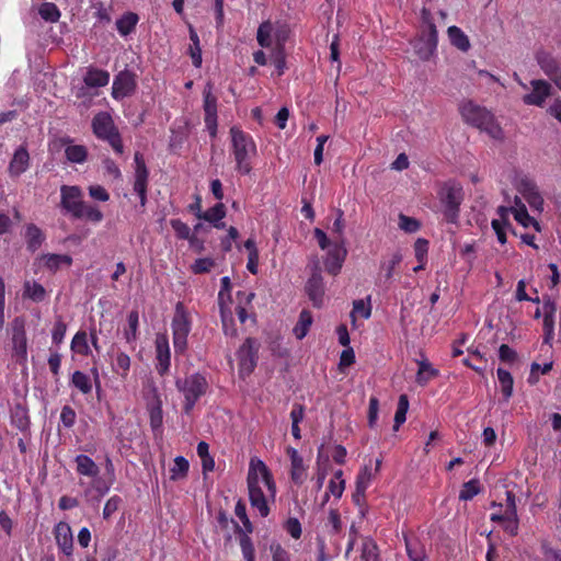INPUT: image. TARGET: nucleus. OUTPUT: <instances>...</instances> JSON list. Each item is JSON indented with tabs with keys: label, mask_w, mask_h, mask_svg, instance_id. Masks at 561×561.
<instances>
[{
	"label": "nucleus",
	"mask_w": 561,
	"mask_h": 561,
	"mask_svg": "<svg viewBox=\"0 0 561 561\" xmlns=\"http://www.w3.org/2000/svg\"><path fill=\"white\" fill-rule=\"evenodd\" d=\"M249 500L260 516L270 514V503L275 502L276 484L267 466L257 458H252L248 472Z\"/></svg>",
	"instance_id": "1"
},
{
	"label": "nucleus",
	"mask_w": 561,
	"mask_h": 561,
	"mask_svg": "<svg viewBox=\"0 0 561 561\" xmlns=\"http://www.w3.org/2000/svg\"><path fill=\"white\" fill-rule=\"evenodd\" d=\"M463 121L482 131H485L491 138L500 140L503 138V130L496 122L494 115L472 101H463L459 107Z\"/></svg>",
	"instance_id": "2"
},
{
	"label": "nucleus",
	"mask_w": 561,
	"mask_h": 561,
	"mask_svg": "<svg viewBox=\"0 0 561 561\" xmlns=\"http://www.w3.org/2000/svg\"><path fill=\"white\" fill-rule=\"evenodd\" d=\"M314 238L321 250L325 251L323 256L324 270L333 276L340 274L347 256V249L344 240L331 241L327 233L320 228L313 231Z\"/></svg>",
	"instance_id": "3"
},
{
	"label": "nucleus",
	"mask_w": 561,
	"mask_h": 561,
	"mask_svg": "<svg viewBox=\"0 0 561 561\" xmlns=\"http://www.w3.org/2000/svg\"><path fill=\"white\" fill-rule=\"evenodd\" d=\"M230 136L236 169L241 174H249L252 170L251 159L256 156V145L249 134L236 126L231 127Z\"/></svg>",
	"instance_id": "4"
},
{
	"label": "nucleus",
	"mask_w": 561,
	"mask_h": 561,
	"mask_svg": "<svg viewBox=\"0 0 561 561\" xmlns=\"http://www.w3.org/2000/svg\"><path fill=\"white\" fill-rule=\"evenodd\" d=\"M413 47L422 60H428L436 51L437 31L426 9L422 10L420 33L413 42Z\"/></svg>",
	"instance_id": "5"
},
{
	"label": "nucleus",
	"mask_w": 561,
	"mask_h": 561,
	"mask_svg": "<svg viewBox=\"0 0 561 561\" xmlns=\"http://www.w3.org/2000/svg\"><path fill=\"white\" fill-rule=\"evenodd\" d=\"M92 128L94 135L98 138L107 141L116 153H123L124 147L122 144L121 136L114 125L112 116L108 113H98L93 117Z\"/></svg>",
	"instance_id": "6"
},
{
	"label": "nucleus",
	"mask_w": 561,
	"mask_h": 561,
	"mask_svg": "<svg viewBox=\"0 0 561 561\" xmlns=\"http://www.w3.org/2000/svg\"><path fill=\"white\" fill-rule=\"evenodd\" d=\"M207 387L205 377L199 374L191 375L184 380H176V388L184 396L183 410L186 414L193 410L195 403L206 392Z\"/></svg>",
	"instance_id": "7"
},
{
	"label": "nucleus",
	"mask_w": 561,
	"mask_h": 561,
	"mask_svg": "<svg viewBox=\"0 0 561 561\" xmlns=\"http://www.w3.org/2000/svg\"><path fill=\"white\" fill-rule=\"evenodd\" d=\"M437 194L444 207L445 218L454 222L457 219L459 205L463 197L461 185L457 182L448 181L442 184Z\"/></svg>",
	"instance_id": "8"
},
{
	"label": "nucleus",
	"mask_w": 561,
	"mask_h": 561,
	"mask_svg": "<svg viewBox=\"0 0 561 561\" xmlns=\"http://www.w3.org/2000/svg\"><path fill=\"white\" fill-rule=\"evenodd\" d=\"M191 331V322L182 304L175 307L172 320L173 346L176 353H183L187 346V335Z\"/></svg>",
	"instance_id": "9"
},
{
	"label": "nucleus",
	"mask_w": 561,
	"mask_h": 561,
	"mask_svg": "<svg viewBox=\"0 0 561 561\" xmlns=\"http://www.w3.org/2000/svg\"><path fill=\"white\" fill-rule=\"evenodd\" d=\"M75 462L77 472L91 478L93 480L92 489H94L100 496H103L110 488L99 478L100 468L94 460L87 455H78L75 458Z\"/></svg>",
	"instance_id": "10"
},
{
	"label": "nucleus",
	"mask_w": 561,
	"mask_h": 561,
	"mask_svg": "<svg viewBox=\"0 0 561 561\" xmlns=\"http://www.w3.org/2000/svg\"><path fill=\"white\" fill-rule=\"evenodd\" d=\"M259 343L254 339H247L238 351L239 374L241 377L249 376L256 366V354Z\"/></svg>",
	"instance_id": "11"
},
{
	"label": "nucleus",
	"mask_w": 561,
	"mask_h": 561,
	"mask_svg": "<svg viewBox=\"0 0 561 561\" xmlns=\"http://www.w3.org/2000/svg\"><path fill=\"white\" fill-rule=\"evenodd\" d=\"M530 92L523 96L526 105L542 107L548 98L552 94V85L541 79L531 80L529 83Z\"/></svg>",
	"instance_id": "12"
},
{
	"label": "nucleus",
	"mask_w": 561,
	"mask_h": 561,
	"mask_svg": "<svg viewBox=\"0 0 561 561\" xmlns=\"http://www.w3.org/2000/svg\"><path fill=\"white\" fill-rule=\"evenodd\" d=\"M61 207L73 217L80 215L79 210L83 205L82 191L79 186L62 185L60 188Z\"/></svg>",
	"instance_id": "13"
},
{
	"label": "nucleus",
	"mask_w": 561,
	"mask_h": 561,
	"mask_svg": "<svg viewBox=\"0 0 561 561\" xmlns=\"http://www.w3.org/2000/svg\"><path fill=\"white\" fill-rule=\"evenodd\" d=\"M204 95V112H205V126L211 137L217 134V98L211 92V87L208 84L203 92Z\"/></svg>",
	"instance_id": "14"
},
{
	"label": "nucleus",
	"mask_w": 561,
	"mask_h": 561,
	"mask_svg": "<svg viewBox=\"0 0 561 561\" xmlns=\"http://www.w3.org/2000/svg\"><path fill=\"white\" fill-rule=\"evenodd\" d=\"M136 89V79L134 73L129 71H121L115 76L112 85V96L115 100H122L134 93Z\"/></svg>",
	"instance_id": "15"
},
{
	"label": "nucleus",
	"mask_w": 561,
	"mask_h": 561,
	"mask_svg": "<svg viewBox=\"0 0 561 561\" xmlns=\"http://www.w3.org/2000/svg\"><path fill=\"white\" fill-rule=\"evenodd\" d=\"M516 187L533 209L542 210L543 198L536 184L530 179L520 178L516 183Z\"/></svg>",
	"instance_id": "16"
},
{
	"label": "nucleus",
	"mask_w": 561,
	"mask_h": 561,
	"mask_svg": "<svg viewBox=\"0 0 561 561\" xmlns=\"http://www.w3.org/2000/svg\"><path fill=\"white\" fill-rule=\"evenodd\" d=\"M286 453L290 460V479L295 484L300 485L307 480L309 466L297 449L288 447Z\"/></svg>",
	"instance_id": "17"
},
{
	"label": "nucleus",
	"mask_w": 561,
	"mask_h": 561,
	"mask_svg": "<svg viewBox=\"0 0 561 561\" xmlns=\"http://www.w3.org/2000/svg\"><path fill=\"white\" fill-rule=\"evenodd\" d=\"M508 213L514 215V218L517 222H519L524 227L534 226L537 230H539V224L528 215L526 206L522 203V201L516 196L515 197V206L512 207H500L499 214L503 220H506Z\"/></svg>",
	"instance_id": "18"
},
{
	"label": "nucleus",
	"mask_w": 561,
	"mask_h": 561,
	"mask_svg": "<svg viewBox=\"0 0 561 561\" xmlns=\"http://www.w3.org/2000/svg\"><path fill=\"white\" fill-rule=\"evenodd\" d=\"M156 346V369L163 376L169 371L171 364L169 340L165 334H158L154 341Z\"/></svg>",
	"instance_id": "19"
},
{
	"label": "nucleus",
	"mask_w": 561,
	"mask_h": 561,
	"mask_svg": "<svg viewBox=\"0 0 561 561\" xmlns=\"http://www.w3.org/2000/svg\"><path fill=\"white\" fill-rule=\"evenodd\" d=\"M135 182L134 191L138 194L140 205L144 207L147 201V185H148V170L141 156L137 152L135 154Z\"/></svg>",
	"instance_id": "20"
},
{
	"label": "nucleus",
	"mask_w": 561,
	"mask_h": 561,
	"mask_svg": "<svg viewBox=\"0 0 561 561\" xmlns=\"http://www.w3.org/2000/svg\"><path fill=\"white\" fill-rule=\"evenodd\" d=\"M36 263L39 267H45L55 273L62 267H69L72 264V259L68 254L46 253L38 256Z\"/></svg>",
	"instance_id": "21"
},
{
	"label": "nucleus",
	"mask_w": 561,
	"mask_h": 561,
	"mask_svg": "<svg viewBox=\"0 0 561 561\" xmlns=\"http://www.w3.org/2000/svg\"><path fill=\"white\" fill-rule=\"evenodd\" d=\"M30 167V154L25 147L20 146L13 153L8 172L11 178H19Z\"/></svg>",
	"instance_id": "22"
},
{
	"label": "nucleus",
	"mask_w": 561,
	"mask_h": 561,
	"mask_svg": "<svg viewBox=\"0 0 561 561\" xmlns=\"http://www.w3.org/2000/svg\"><path fill=\"white\" fill-rule=\"evenodd\" d=\"M55 539L58 548L66 556H71L73 550V537L70 526L60 522L55 527Z\"/></svg>",
	"instance_id": "23"
},
{
	"label": "nucleus",
	"mask_w": 561,
	"mask_h": 561,
	"mask_svg": "<svg viewBox=\"0 0 561 561\" xmlns=\"http://www.w3.org/2000/svg\"><path fill=\"white\" fill-rule=\"evenodd\" d=\"M306 289L313 306L321 307L324 296V280L319 271L311 275L307 283Z\"/></svg>",
	"instance_id": "24"
},
{
	"label": "nucleus",
	"mask_w": 561,
	"mask_h": 561,
	"mask_svg": "<svg viewBox=\"0 0 561 561\" xmlns=\"http://www.w3.org/2000/svg\"><path fill=\"white\" fill-rule=\"evenodd\" d=\"M111 356L112 371L122 379H126L131 366V359L128 354L123 351L113 352Z\"/></svg>",
	"instance_id": "25"
},
{
	"label": "nucleus",
	"mask_w": 561,
	"mask_h": 561,
	"mask_svg": "<svg viewBox=\"0 0 561 561\" xmlns=\"http://www.w3.org/2000/svg\"><path fill=\"white\" fill-rule=\"evenodd\" d=\"M12 345L13 357L21 364L25 363L27 359V340L23 329H14Z\"/></svg>",
	"instance_id": "26"
},
{
	"label": "nucleus",
	"mask_w": 561,
	"mask_h": 561,
	"mask_svg": "<svg viewBox=\"0 0 561 561\" xmlns=\"http://www.w3.org/2000/svg\"><path fill=\"white\" fill-rule=\"evenodd\" d=\"M344 490L345 480L343 479V471L337 470L334 472L333 478L329 481L328 490L324 494L322 505H324L329 501L330 495L339 500L342 496Z\"/></svg>",
	"instance_id": "27"
},
{
	"label": "nucleus",
	"mask_w": 561,
	"mask_h": 561,
	"mask_svg": "<svg viewBox=\"0 0 561 561\" xmlns=\"http://www.w3.org/2000/svg\"><path fill=\"white\" fill-rule=\"evenodd\" d=\"M83 81L90 88L105 87L110 82V73L106 70L89 68Z\"/></svg>",
	"instance_id": "28"
},
{
	"label": "nucleus",
	"mask_w": 561,
	"mask_h": 561,
	"mask_svg": "<svg viewBox=\"0 0 561 561\" xmlns=\"http://www.w3.org/2000/svg\"><path fill=\"white\" fill-rule=\"evenodd\" d=\"M226 216L225 205L222 203L216 204L205 213H198L197 217L214 225L216 228H222L225 225L221 219Z\"/></svg>",
	"instance_id": "29"
},
{
	"label": "nucleus",
	"mask_w": 561,
	"mask_h": 561,
	"mask_svg": "<svg viewBox=\"0 0 561 561\" xmlns=\"http://www.w3.org/2000/svg\"><path fill=\"white\" fill-rule=\"evenodd\" d=\"M274 34V27L270 21H265L262 24H260L256 33V39L259 45L263 48L273 49V45H275Z\"/></svg>",
	"instance_id": "30"
},
{
	"label": "nucleus",
	"mask_w": 561,
	"mask_h": 561,
	"mask_svg": "<svg viewBox=\"0 0 561 561\" xmlns=\"http://www.w3.org/2000/svg\"><path fill=\"white\" fill-rule=\"evenodd\" d=\"M448 38L453 46L461 51H468L470 48L469 37L458 26H449L447 30Z\"/></svg>",
	"instance_id": "31"
},
{
	"label": "nucleus",
	"mask_w": 561,
	"mask_h": 561,
	"mask_svg": "<svg viewBox=\"0 0 561 561\" xmlns=\"http://www.w3.org/2000/svg\"><path fill=\"white\" fill-rule=\"evenodd\" d=\"M537 61H538V65L540 66V68L542 69V71L550 79H552L553 77H556L558 73L561 72V69H560L557 60L551 55H549L547 53H543V51L539 53L537 55Z\"/></svg>",
	"instance_id": "32"
},
{
	"label": "nucleus",
	"mask_w": 561,
	"mask_h": 561,
	"mask_svg": "<svg viewBox=\"0 0 561 561\" xmlns=\"http://www.w3.org/2000/svg\"><path fill=\"white\" fill-rule=\"evenodd\" d=\"M313 322V318L310 311L302 310L299 314V319L293 329L294 335L298 340H302L309 332V329Z\"/></svg>",
	"instance_id": "33"
},
{
	"label": "nucleus",
	"mask_w": 561,
	"mask_h": 561,
	"mask_svg": "<svg viewBox=\"0 0 561 561\" xmlns=\"http://www.w3.org/2000/svg\"><path fill=\"white\" fill-rule=\"evenodd\" d=\"M71 351L83 356L91 354L89 336L85 331H78L71 341Z\"/></svg>",
	"instance_id": "34"
},
{
	"label": "nucleus",
	"mask_w": 561,
	"mask_h": 561,
	"mask_svg": "<svg viewBox=\"0 0 561 561\" xmlns=\"http://www.w3.org/2000/svg\"><path fill=\"white\" fill-rule=\"evenodd\" d=\"M499 383L501 387V391L503 393L504 400L507 402L511 397L513 396V387H514V379L510 371L497 368L496 370Z\"/></svg>",
	"instance_id": "35"
},
{
	"label": "nucleus",
	"mask_w": 561,
	"mask_h": 561,
	"mask_svg": "<svg viewBox=\"0 0 561 561\" xmlns=\"http://www.w3.org/2000/svg\"><path fill=\"white\" fill-rule=\"evenodd\" d=\"M138 23V15L131 12L124 14L116 21V27L121 35L126 36L130 34Z\"/></svg>",
	"instance_id": "36"
},
{
	"label": "nucleus",
	"mask_w": 561,
	"mask_h": 561,
	"mask_svg": "<svg viewBox=\"0 0 561 561\" xmlns=\"http://www.w3.org/2000/svg\"><path fill=\"white\" fill-rule=\"evenodd\" d=\"M170 225L179 239L188 240L191 247H196L197 239L191 234V228L185 222L180 219H172Z\"/></svg>",
	"instance_id": "37"
},
{
	"label": "nucleus",
	"mask_w": 561,
	"mask_h": 561,
	"mask_svg": "<svg viewBox=\"0 0 561 561\" xmlns=\"http://www.w3.org/2000/svg\"><path fill=\"white\" fill-rule=\"evenodd\" d=\"M25 238L30 250H37L45 239L43 231L35 225H28L25 231Z\"/></svg>",
	"instance_id": "38"
},
{
	"label": "nucleus",
	"mask_w": 561,
	"mask_h": 561,
	"mask_svg": "<svg viewBox=\"0 0 561 561\" xmlns=\"http://www.w3.org/2000/svg\"><path fill=\"white\" fill-rule=\"evenodd\" d=\"M139 324L138 311L134 310L129 312L127 317V328L124 330V337L127 343H133L137 339Z\"/></svg>",
	"instance_id": "39"
},
{
	"label": "nucleus",
	"mask_w": 561,
	"mask_h": 561,
	"mask_svg": "<svg viewBox=\"0 0 561 561\" xmlns=\"http://www.w3.org/2000/svg\"><path fill=\"white\" fill-rule=\"evenodd\" d=\"M417 364L419 370L416 374V381L420 385H425L432 378L437 376L438 371L435 368H433L432 365L426 359L419 360Z\"/></svg>",
	"instance_id": "40"
},
{
	"label": "nucleus",
	"mask_w": 561,
	"mask_h": 561,
	"mask_svg": "<svg viewBox=\"0 0 561 561\" xmlns=\"http://www.w3.org/2000/svg\"><path fill=\"white\" fill-rule=\"evenodd\" d=\"M67 159L72 163H83L87 160L88 150L81 145H68L65 150Z\"/></svg>",
	"instance_id": "41"
},
{
	"label": "nucleus",
	"mask_w": 561,
	"mask_h": 561,
	"mask_svg": "<svg viewBox=\"0 0 561 561\" xmlns=\"http://www.w3.org/2000/svg\"><path fill=\"white\" fill-rule=\"evenodd\" d=\"M370 314L371 306L369 299L367 301L358 299L353 302V310L351 312L353 324H355L357 318L368 319Z\"/></svg>",
	"instance_id": "42"
},
{
	"label": "nucleus",
	"mask_w": 561,
	"mask_h": 561,
	"mask_svg": "<svg viewBox=\"0 0 561 561\" xmlns=\"http://www.w3.org/2000/svg\"><path fill=\"white\" fill-rule=\"evenodd\" d=\"M237 297L239 299L237 314L240 322L244 323L248 319L247 306L251 305L254 294L250 291H238Z\"/></svg>",
	"instance_id": "43"
},
{
	"label": "nucleus",
	"mask_w": 561,
	"mask_h": 561,
	"mask_svg": "<svg viewBox=\"0 0 561 561\" xmlns=\"http://www.w3.org/2000/svg\"><path fill=\"white\" fill-rule=\"evenodd\" d=\"M188 461L184 457H175L174 463L170 468V479L176 481L185 478L188 471Z\"/></svg>",
	"instance_id": "44"
},
{
	"label": "nucleus",
	"mask_w": 561,
	"mask_h": 561,
	"mask_svg": "<svg viewBox=\"0 0 561 561\" xmlns=\"http://www.w3.org/2000/svg\"><path fill=\"white\" fill-rule=\"evenodd\" d=\"M190 38L192 41V45L190 46V55L192 58V62L195 67H201L202 65V48L199 45V38L197 33L193 27H190Z\"/></svg>",
	"instance_id": "45"
},
{
	"label": "nucleus",
	"mask_w": 561,
	"mask_h": 561,
	"mask_svg": "<svg viewBox=\"0 0 561 561\" xmlns=\"http://www.w3.org/2000/svg\"><path fill=\"white\" fill-rule=\"evenodd\" d=\"M408 409H409L408 397L405 394H401L399 397L398 407H397V411L394 414V425H393L394 431H398L399 427L405 422Z\"/></svg>",
	"instance_id": "46"
},
{
	"label": "nucleus",
	"mask_w": 561,
	"mask_h": 561,
	"mask_svg": "<svg viewBox=\"0 0 561 561\" xmlns=\"http://www.w3.org/2000/svg\"><path fill=\"white\" fill-rule=\"evenodd\" d=\"M374 478L373 469L368 466H365L358 473L356 478V488H358V495H365L366 490L370 485V482Z\"/></svg>",
	"instance_id": "47"
},
{
	"label": "nucleus",
	"mask_w": 561,
	"mask_h": 561,
	"mask_svg": "<svg viewBox=\"0 0 561 561\" xmlns=\"http://www.w3.org/2000/svg\"><path fill=\"white\" fill-rule=\"evenodd\" d=\"M149 417L150 426L153 431L161 428L163 422L162 402L146 405Z\"/></svg>",
	"instance_id": "48"
},
{
	"label": "nucleus",
	"mask_w": 561,
	"mask_h": 561,
	"mask_svg": "<svg viewBox=\"0 0 561 561\" xmlns=\"http://www.w3.org/2000/svg\"><path fill=\"white\" fill-rule=\"evenodd\" d=\"M79 214L80 215H76L75 218H85L87 220H90L92 222H100L103 219V214L98 207L88 205L85 203H83L82 207L79 210Z\"/></svg>",
	"instance_id": "49"
},
{
	"label": "nucleus",
	"mask_w": 561,
	"mask_h": 561,
	"mask_svg": "<svg viewBox=\"0 0 561 561\" xmlns=\"http://www.w3.org/2000/svg\"><path fill=\"white\" fill-rule=\"evenodd\" d=\"M71 382L84 394L91 392L92 390V382L90 377L80 370H77L72 374Z\"/></svg>",
	"instance_id": "50"
},
{
	"label": "nucleus",
	"mask_w": 561,
	"mask_h": 561,
	"mask_svg": "<svg viewBox=\"0 0 561 561\" xmlns=\"http://www.w3.org/2000/svg\"><path fill=\"white\" fill-rule=\"evenodd\" d=\"M38 13L41 18L47 22H57L60 18V12L55 3L44 2L41 4Z\"/></svg>",
	"instance_id": "51"
},
{
	"label": "nucleus",
	"mask_w": 561,
	"mask_h": 561,
	"mask_svg": "<svg viewBox=\"0 0 561 561\" xmlns=\"http://www.w3.org/2000/svg\"><path fill=\"white\" fill-rule=\"evenodd\" d=\"M24 295L34 301H42L45 298V288L36 282H26L24 285Z\"/></svg>",
	"instance_id": "52"
},
{
	"label": "nucleus",
	"mask_w": 561,
	"mask_h": 561,
	"mask_svg": "<svg viewBox=\"0 0 561 561\" xmlns=\"http://www.w3.org/2000/svg\"><path fill=\"white\" fill-rule=\"evenodd\" d=\"M481 491L480 483L478 480H470L462 484V488L459 493V499L461 501L472 500L477 494Z\"/></svg>",
	"instance_id": "53"
},
{
	"label": "nucleus",
	"mask_w": 561,
	"mask_h": 561,
	"mask_svg": "<svg viewBox=\"0 0 561 561\" xmlns=\"http://www.w3.org/2000/svg\"><path fill=\"white\" fill-rule=\"evenodd\" d=\"M145 401L146 405L162 402L161 394L153 381H148L145 385Z\"/></svg>",
	"instance_id": "54"
},
{
	"label": "nucleus",
	"mask_w": 561,
	"mask_h": 561,
	"mask_svg": "<svg viewBox=\"0 0 561 561\" xmlns=\"http://www.w3.org/2000/svg\"><path fill=\"white\" fill-rule=\"evenodd\" d=\"M402 261V255L397 252L391 257L381 263V271L385 273L386 279H390L393 276L394 268Z\"/></svg>",
	"instance_id": "55"
},
{
	"label": "nucleus",
	"mask_w": 561,
	"mask_h": 561,
	"mask_svg": "<svg viewBox=\"0 0 561 561\" xmlns=\"http://www.w3.org/2000/svg\"><path fill=\"white\" fill-rule=\"evenodd\" d=\"M405 548L410 561H425L426 554L422 547L405 539Z\"/></svg>",
	"instance_id": "56"
},
{
	"label": "nucleus",
	"mask_w": 561,
	"mask_h": 561,
	"mask_svg": "<svg viewBox=\"0 0 561 561\" xmlns=\"http://www.w3.org/2000/svg\"><path fill=\"white\" fill-rule=\"evenodd\" d=\"M271 60L273 61L275 68L278 71V76L283 75L284 69L286 67V58H285V51L280 48H273L271 50Z\"/></svg>",
	"instance_id": "57"
},
{
	"label": "nucleus",
	"mask_w": 561,
	"mask_h": 561,
	"mask_svg": "<svg viewBox=\"0 0 561 561\" xmlns=\"http://www.w3.org/2000/svg\"><path fill=\"white\" fill-rule=\"evenodd\" d=\"M377 546L374 541L366 539L362 546V559L364 561H377Z\"/></svg>",
	"instance_id": "58"
},
{
	"label": "nucleus",
	"mask_w": 561,
	"mask_h": 561,
	"mask_svg": "<svg viewBox=\"0 0 561 561\" xmlns=\"http://www.w3.org/2000/svg\"><path fill=\"white\" fill-rule=\"evenodd\" d=\"M344 228L345 222L343 219V211L341 209L336 210V218L332 224L331 232L335 234V240H344Z\"/></svg>",
	"instance_id": "59"
},
{
	"label": "nucleus",
	"mask_w": 561,
	"mask_h": 561,
	"mask_svg": "<svg viewBox=\"0 0 561 561\" xmlns=\"http://www.w3.org/2000/svg\"><path fill=\"white\" fill-rule=\"evenodd\" d=\"M517 516V507L515 495L511 492H506V508H505V517L506 520H515Z\"/></svg>",
	"instance_id": "60"
},
{
	"label": "nucleus",
	"mask_w": 561,
	"mask_h": 561,
	"mask_svg": "<svg viewBox=\"0 0 561 561\" xmlns=\"http://www.w3.org/2000/svg\"><path fill=\"white\" fill-rule=\"evenodd\" d=\"M399 227L400 229L404 230L405 232H415L420 228V224L414 218L408 217L405 215L399 216Z\"/></svg>",
	"instance_id": "61"
},
{
	"label": "nucleus",
	"mask_w": 561,
	"mask_h": 561,
	"mask_svg": "<svg viewBox=\"0 0 561 561\" xmlns=\"http://www.w3.org/2000/svg\"><path fill=\"white\" fill-rule=\"evenodd\" d=\"M240 547L244 559L247 561H254V547L252 545L251 539L248 536H244L240 539Z\"/></svg>",
	"instance_id": "62"
},
{
	"label": "nucleus",
	"mask_w": 561,
	"mask_h": 561,
	"mask_svg": "<svg viewBox=\"0 0 561 561\" xmlns=\"http://www.w3.org/2000/svg\"><path fill=\"white\" fill-rule=\"evenodd\" d=\"M13 423L20 428L25 430L28 426V417L26 415V411L18 407L12 415Z\"/></svg>",
	"instance_id": "63"
},
{
	"label": "nucleus",
	"mask_w": 561,
	"mask_h": 561,
	"mask_svg": "<svg viewBox=\"0 0 561 561\" xmlns=\"http://www.w3.org/2000/svg\"><path fill=\"white\" fill-rule=\"evenodd\" d=\"M76 417H77L76 412L71 407L65 405L61 409L60 421L65 427L69 428L71 426H73V424L76 422Z\"/></svg>",
	"instance_id": "64"
}]
</instances>
